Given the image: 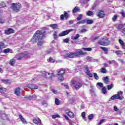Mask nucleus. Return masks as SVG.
<instances>
[{
    "mask_svg": "<svg viewBox=\"0 0 125 125\" xmlns=\"http://www.w3.org/2000/svg\"><path fill=\"white\" fill-rule=\"evenodd\" d=\"M46 32L45 31L42 32V30H37L35 33L34 34L32 38L31 39V42L33 43L37 42L38 46H42L43 43L42 41L44 38H45V35Z\"/></svg>",
    "mask_w": 125,
    "mask_h": 125,
    "instance_id": "nucleus-1",
    "label": "nucleus"
},
{
    "mask_svg": "<svg viewBox=\"0 0 125 125\" xmlns=\"http://www.w3.org/2000/svg\"><path fill=\"white\" fill-rule=\"evenodd\" d=\"M100 45H103V46H108V45H110V41L109 40V38L108 37H103L101 38L100 41H99L98 42Z\"/></svg>",
    "mask_w": 125,
    "mask_h": 125,
    "instance_id": "nucleus-2",
    "label": "nucleus"
},
{
    "mask_svg": "<svg viewBox=\"0 0 125 125\" xmlns=\"http://www.w3.org/2000/svg\"><path fill=\"white\" fill-rule=\"evenodd\" d=\"M72 84L75 85L74 88L76 90H79L83 86V82L82 81H77L75 80L71 81Z\"/></svg>",
    "mask_w": 125,
    "mask_h": 125,
    "instance_id": "nucleus-3",
    "label": "nucleus"
},
{
    "mask_svg": "<svg viewBox=\"0 0 125 125\" xmlns=\"http://www.w3.org/2000/svg\"><path fill=\"white\" fill-rule=\"evenodd\" d=\"M22 7V5L20 3H12L11 4V8L13 9L14 11L16 12H18L20 11V9Z\"/></svg>",
    "mask_w": 125,
    "mask_h": 125,
    "instance_id": "nucleus-4",
    "label": "nucleus"
},
{
    "mask_svg": "<svg viewBox=\"0 0 125 125\" xmlns=\"http://www.w3.org/2000/svg\"><path fill=\"white\" fill-rule=\"evenodd\" d=\"M96 16L98 18L103 19L106 16L105 11L103 9H98L96 13Z\"/></svg>",
    "mask_w": 125,
    "mask_h": 125,
    "instance_id": "nucleus-5",
    "label": "nucleus"
},
{
    "mask_svg": "<svg viewBox=\"0 0 125 125\" xmlns=\"http://www.w3.org/2000/svg\"><path fill=\"white\" fill-rule=\"evenodd\" d=\"M85 23H87V24L90 25L91 24H93V23H94V21H93V20L84 19L82 21H78L77 22V24H84Z\"/></svg>",
    "mask_w": 125,
    "mask_h": 125,
    "instance_id": "nucleus-6",
    "label": "nucleus"
},
{
    "mask_svg": "<svg viewBox=\"0 0 125 125\" xmlns=\"http://www.w3.org/2000/svg\"><path fill=\"white\" fill-rule=\"evenodd\" d=\"M73 31H74V29L72 28L63 31L60 33L59 37H65V36H67V35H68L69 33H71V32H73Z\"/></svg>",
    "mask_w": 125,
    "mask_h": 125,
    "instance_id": "nucleus-7",
    "label": "nucleus"
},
{
    "mask_svg": "<svg viewBox=\"0 0 125 125\" xmlns=\"http://www.w3.org/2000/svg\"><path fill=\"white\" fill-rule=\"evenodd\" d=\"M66 19V20H68V18H69V14L67 11H64L63 14H62L60 16V20L62 21H64V19Z\"/></svg>",
    "mask_w": 125,
    "mask_h": 125,
    "instance_id": "nucleus-8",
    "label": "nucleus"
},
{
    "mask_svg": "<svg viewBox=\"0 0 125 125\" xmlns=\"http://www.w3.org/2000/svg\"><path fill=\"white\" fill-rule=\"evenodd\" d=\"M27 54H25L24 53H20L16 55V57H17V60L21 61L23 58L26 57Z\"/></svg>",
    "mask_w": 125,
    "mask_h": 125,
    "instance_id": "nucleus-9",
    "label": "nucleus"
},
{
    "mask_svg": "<svg viewBox=\"0 0 125 125\" xmlns=\"http://www.w3.org/2000/svg\"><path fill=\"white\" fill-rule=\"evenodd\" d=\"M115 99H119V100H123V98L121 97L119 94H115L111 97L109 101H112V100H115Z\"/></svg>",
    "mask_w": 125,
    "mask_h": 125,
    "instance_id": "nucleus-10",
    "label": "nucleus"
},
{
    "mask_svg": "<svg viewBox=\"0 0 125 125\" xmlns=\"http://www.w3.org/2000/svg\"><path fill=\"white\" fill-rule=\"evenodd\" d=\"M76 57V52H69L64 56V58H74Z\"/></svg>",
    "mask_w": 125,
    "mask_h": 125,
    "instance_id": "nucleus-11",
    "label": "nucleus"
},
{
    "mask_svg": "<svg viewBox=\"0 0 125 125\" xmlns=\"http://www.w3.org/2000/svg\"><path fill=\"white\" fill-rule=\"evenodd\" d=\"M14 33V30L11 28H8L7 30L4 31V34L5 35H11V34Z\"/></svg>",
    "mask_w": 125,
    "mask_h": 125,
    "instance_id": "nucleus-12",
    "label": "nucleus"
},
{
    "mask_svg": "<svg viewBox=\"0 0 125 125\" xmlns=\"http://www.w3.org/2000/svg\"><path fill=\"white\" fill-rule=\"evenodd\" d=\"M76 57H79L80 55H85L86 52H83V51H78V52H75Z\"/></svg>",
    "mask_w": 125,
    "mask_h": 125,
    "instance_id": "nucleus-13",
    "label": "nucleus"
},
{
    "mask_svg": "<svg viewBox=\"0 0 125 125\" xmlns=\"http://www.w3.org/2000/svg\"><path fill=\"white\" fill-rule=\"evenodd\" d=\"M28 87L31 89H38V88H39V87L35 84H29Z\"/></svg>",
    "mask_w": 125,
    "mask_h": 125,
    "instance_id": "nucleus-14",
    "label": "nucleus"
},
{
    "mask_svg": "<svg viewBox=\"0 0 125 125\" xmlns=\"http://www.w3.org/2000/svg\"><path fill=\"white\" fill-rule=\"evenodd\" d=\"M1 82L3 83H5V84H11V81L9 79H2L1 80Z\"/></svg>",
    "mask_w": 125,
    "mask_h": 125,
    "instance_id": "nucleus-15",
    "label": "nucleus"
},
{
    "mask_svg": "<svg viewBox=\"0 0 125 125\" xmlns=\"http://www.w3.org/2000/svg\"><path fill=\"white\" fill-rule=\"evenodd\" d=\"M33 122L35 125H40L42 124V120H41V119L40 118H38V120L34 119Z\"/></svg>",
    "mask_w": 125,
    "mask_h": 125,
    "instance_id": "nucleus-16",
    "label": "nucleus"
},
{
    "mask_svg": "<svg viewBox=\"0 0 125 125\" xmlns=\"http://www.w3.org/2000/svg\"><path fill=\"white\" fill-rule=\"evenodd\" d=\"M19 118L20 119L21 122H22V124H24V125H27L28 124V122L26 121V119L25 118H23V116L21 115H19Z\"/></svg>",
    "mask_w": 125,
    "mask_h": 125,
    "instance_id": "nucleus-17",
    "label": "nucleus"
},
{
    "mask_svg": "<svg viewBox=\"0 0 125 125\" xmlns=\"http://www.w3.org/2000/svg\"><path fill=\"white\" fill-rule=\"evenodd\" d=\"M21 88H20V87H17L15 89V94H16V95H17V96H20V94H21Z\"/></svg>",
    "mask_w": 125,
    "mask_h": 125,
    "instance_id": "nucleus-18",
    "label": "nucleus"
},
{
    "mask_svg": "<svg viewBox=\"0 0 125 125\" xmlns=\"http://www.w3.org/2000/svg\"><path fill=\"white\" fill-rule=\"evenodd\" d=\"M66 73L65 69H62L59 71L57 74V76H64V74Z\"/></svg>",
    "mask_w": 125,
    "mask_h": 125,
    "instance_id": "nucleus-19",
    "label": "nucleus"
},
{
    "mask_svg": "<svg viewBox=\"0 0 125 125\" xmlns=\"http://www.w3.org/2000/svg\"><path fill=\"white\" fill-rule=\"evenodd\" d=\"M48 75L50 76L49 77V80H52L54 78H56V75L54 74L53 71H52L51 73L48 72Z\"/></svg>",
    "mask_w": 125,
    "mask_h": 125,
    "instance_id": "nucleus-20",
    "label": "nucleus"
},
{
    "mask_svg": "<svg viewBox=\"0 0 125 125\" xmlns=\"http://www.w3.org/2000/svg\"><path fill=\"white\" fill-rule=\"evenodd\" d=\"M101 49L103 50L104 52V54H108L109 52V49L106 47H100Z\"/></svg>",
    "mask_w": 125,
    "mask_h": 125,
    "instance_id": "nucleus-21",
    "label": "nucleus"
},
{
    "mask_svg": "<svg viewBox=\"0 0 125 125\" xmlns=\"http://www.w3.org/2000/svg\"><path fill=\"white\" fill-rule=\"evenodd\" d=\"M7 90V89L6 88H4L3 87H0V93L1 94H4L5 92H6V91Z\"/></svg>",
    "mask_w": 125,
    "mask_h": 125,
    "instance_id": "nucleus-22",
    "label": "nucleus"
},
{
    "mask_svg": "<svg viewBox=\"0 0 125 125\" xmlns=\"http://www.w3.org/2000/svg\"><path fill=\"white\" fill-rule=\"evenodd\" d=\"M119 42L122 46L123 49H125V43L121 39L119 40Z\"/></svg>",
    "mask_w": 125,
    "mask_h": 125,
    "instance_id": "nucleus-23",
    "label": "nucleus"
},
{
    "mask_svg": "<svg viewBox=\"0 0 125 125\" xmlns=\"http://www.w3.org/2000/svg\"><path fill=\"white\" fill-rule=\"evenodd\" d=\"M15 63H16V60L14 59H12L9 62V64L11 66H14V65H15Z\"/></svg>",
    "mask_w": 125,
    "mask_h": 125,
    "instance_id": "nucleus-24",
    "label": "nucleus"
},
{
    "mask_svg": "<svg viewBox=\"0 0 125 125\" xmlns=\"http://www.w3.org/2000/svg\"><path fill=\"white\" fill-rule=\"evenodd\" d=\"M103 80L105 84H108V83H109V78H108V76L104 77Z\"/></svg>",
    "mask_w": 125,
    "mask_h": 125,
    "instance_id": "nucleus-25",
    "label": "nucleus"
},
{
    "mask_svg": "<svg viewBox=\"0 0 125 125\" xmlns=\"http://www.w3.org/2000/svg\"><path fill=\"white\" fill-rule=\"evenodd\" d=\"M66 114L70 117V118H74V113L72 111H69L66 112Z\"/></svg>",
    "mask_w": 125,
    "mask_h": 125,
    "instance_id": "nucleus-26",
    "label": "nucleus"
},
{
    "mask_svg": "<svg viewBox=\"0 0 125 125\" xmlns=\"http://www.w3.org/2000/svg\"><path fill=\"white\" fill-rule=\"evenodd\" d=\"M78 11H80V8H79V7H75L72 10L73 13H76V12H78Z\"/></svg>",
    "mask_w": 125,
    "mask_h": 125,
    "instance_id": "nucleus-27",
    "label": "nucleus"
},
{
    "mask_svg": "<svg viewBox=\"0 0 125 125\" xmlns=\"http://www.w3.org/2000/svg\"><path fill=\"white\" fill-rule=\"evenodd\" d=\"M50 27L52 28V29H54V30H56L57 29V27H58V25L57 24H51Z\"/></svg>",
    "mask_w": 125,
    "mask_h": 125,
    "instance_id": "nucleus-28",
    "label": "nucleus"
},
{
    "mask_svg": "<svg viewBox=\"0 0 125 125\" xmlns=\"http://www.w3.org/2000/svg\"><path fill=\"white\" fill-rule=\"evenodd\" d=\"M118 28L119 31H122L123 29L125 28V27H124V25H123V24H120L118 25Z\"/></svg>",
    "mask_w": 125,
    "mask_h": 125,
    "instance_id": "nucleus-29",
    "label": "nucleus"
},
{
    "mask_svg": "<svg viewBox=\"0 0 125 125\" xmlns=\"http://www.w3.org/2000/svg\"><path fill=\"white\" fill-rule=\"evenodd\" d=\"M10 48H8L7 49H5L3 50V53H5V54H6L7 53H8L10 52Z\"/></svg>",
    "mask_w": 125,
    "mask_h": 125,
    "instance_id": "nucleus-30",
    "label": "nucleus"
},
{
    "mask_svg": "<svg viewBox=\"0 0 125 125\" xmlns=\"http://www.w3.org/2000/svg\"><path fill=\"white\" fill-rule=\"evenodd\" d=\"M55 103L56 104V105H60V103H61L60 100H59V99L56 98L55 100Z\"/></svg>",
    "mask_w": 125,
    "mask_h": 125,
    "instance_id": "nucleus-31",
    "label": "nucleus"
},
{
    "mask_svg": "<svg viewBox=\"0 0 125 125\" xmlns=\"http://www.w3.org/2000/svg\"><path fill=\"white\" fill-rule=\"evenodd\" d=\"M80 37H81V36H80V34H77L75 35V36L73 37L72 39L73 41H75V40H78V39H79Z\"/></svg>",
    "mask_w": 125,
    "mask_h": 125,
    "instance_id": "nucleus-32",
    "label": "nucleus"
},
{
    "mask_svg": "<svg viewBox=\"0 0 125 125\" xmlns=\"http://www.w3.org/2000/svg\"><path fill=\"white\" fill-rule=\"evenodd\" d=\"M102 92L104 94H106V93H107V90L106 89V87H103Z\"/></svg>",
    "mask_w": 125,
    "mask_h": 125,
    "instance_id": "nucleus-33",
    "label": "nucleus"
},
{
    "mask_svg": "<svg viewBox=\"0 0 125 125\" xmlns=\"http://www.w3.org/2000/svg\"><path fill=\"white\" fill-rule=\"evenodd\" d=\"M58 81L63 82V81H64V75H60V77L58 78Z\"/></svg>",
    "mask_w": 125,
    "mask_h": 125,
    "instance_id": "nucleus-34",
    "label": "nucleus"
},
{
    "mask_svg": "<svg viewBox=\"0 0 125 125\" xmlns=\"http://www.w3.org/2000/svg\"><path fill=\"white\" fill-rule=\"evenodd\" d=\"M93 118H94V115H93V114H89L88 116V120H89L90 121L91 120L93 119Z\"/></svg>",
    "mask_w": 125,
    "mask_h": 125,
    "instance_id": "nucleus-35",
    "label": "nucleus"
},
{
    "mask_svg": "<svg viewBox=\"0 0 125 125\" xmlns=\"http://www.w3.org/2000/svg\"><path fill=\"white\" fill-rule=\"evenodd\" d=\"M119 16L117 15H115L112 19L113 22H116V19H118Z\"/></svg>",
    "mask_w": 125,
    "mask_h": 125,
    "instance_id": "nucleus-36",
    "label": "nucleus"
},
{
    "mask_svg": "<svg viewBox=\"0 0 125 125\" xmlns=\"http://www.w3.org/2000/svg\"><path fill=\"white\" fill-rule=\"evenodd\" d=\"M86 14L87 16H91V15H93V12L88 11Z\"/></svg>",
    "mask_w": 125,
    "mask_h": 125,
    "instance_id": "nucleus-37",
    "label": "nucleus"
},
{
    "mask_svg": "<svg viewBox=\"0 0 125 125\" xmlns=\"http://www.w3.org/2000/svg\"><path fill=\"white\" fill-rule=\"evenodd\" d=\"M101 71L103 74H106L107 73V70H106L104 67L102 68Z\"/></svg>",
    "mask_w": 125,
    "mask_h": 125,
    "instance_id": "nucleus-38",
    "label": "nucleus"
},
{
    "mask_svg": "<svg viewBox=\"0 0 125 125\" xmlns=\"http://www.w3.org/2000/svg\"><path fill=\"white\" fill-rule=\"evenodd\" d=\"M0 48H5V46L4 45V43L2 42H0Z\"/></svg>",
    "mask_w": 125,
    "mask_h": 125,
    "instance_id": "nucleus-39",
    "label": "nucleus"
},
{
    "mask_svg": "<svg viewBox=\"0 0 125 125\" xmlns=\"http://www.w3.org/2000/svg\"><path fill=\"white\" fill-rule=\"evenodd\" d=\"M82 49L85 51H91L92 50V48H83Z\"/></svg>",
    "mask_w": 125,
    "mask_h": 125,
    "instance_id": "nucleus-40",
    "label": "nucleus"
},
{
    "mask_svg": "<svg viewBox=\"0 0 125 125\" xmlns=\"http://www.w3.org/2000/svg\"><path fill=\"white\" fill-rule=\"evenodd\" d=\"M54 40H57V31H55L53 34Z\"/></svg>",
    "mask_w": 125,
    "mask_h": 125,
    "instance_id": "nucleus-41",
    "label": "nucleus"
},
{
    "mask_svg": "<svg viewBox=\"0 0 125 125\" xmlns=\"http://www.w3.org/2000/svg\"><path fill=\"white\" fill-rule=\"evenodd\" d=\"M5 20L3 19L2 17L0 18V24H4Z\"/></svg>",
    "mask_w": 125,
    "mask_h": 125,
    "instance_id": "nucleus-42",
    "label": "nucleus"
},
{
    "mask_svg": "<svg viewBox=\"0 0 125 125\" xmlns=\"http://www.w3.org/2000/svg\"><path fill=\"white\" fill-rule=\"evenodd\" d=\"M93 75L95 80H99V77H98V75H97V73H94Z\"/></svg>",
    "mask_w": 125,
    "mask_h": 125,
    "instance_id": "nucleus-43",
    "label": "nucleus"
},
{
    "mask_svg": "<svg viewBox=\"0 0 125 125\" xmlns=\"http://www.w3.org/2000/svg\"><path fill=\"white\" fill-rule=\"evenodd\" d=\"M82 18H83V14L79 15V16L77 18V21H80L82 20Z\"/></svg>",
    "mask_w": 125,
    "mask_h": 125,
    "instance_id": "nucleus-44",
    "label": "nucleus"
},
{
    "mask_svg": "<svg viewBox=\"0 0 125 125\" xmlns=\"http://www.w3.org/2000/svg\"><path fill=\"white\" fill-rule=\"evenodd\" d=\"M52 119H56V118H60V116L58 114L52 115L51 116Z\"/></svg>",
    "mask_w": 125,
    "mask_h": 125,
    "instance_id": "nucleus-45",
    "label": "nucleus"
},
{
    "mask_svg": "<svg viewBox=\"0 0 125 125\" xmlns=\"http://www.w3.org/2000/svg\"><path fill=\"white\" fill-rule=\"evenodd\" d=\"M48 62H50V63H55V61L51 57L49 58Z\"/></svg>",
    "mask_w": 125,
    "mask_h": 125,
    "instance_id": "nucleus-46",
    "label": "nucleus"
},
{
    "mask_svg": "<svg viewBox=\"0 0 125 125\" xmlns=\"http://www.w3.org/2000/svg\"><path fill=\"white\" fill-rule=\"evenodd\" d=\"M113 86L114 85L113 84V83H111L110 85H108L107 86V88L108 90H110V89H111Z\"/></svg>",
    "mask_w": 125,
    "mask_h": 125,
    "instance_id": "nucleus-47",
    "label": "nucleus"
},
{
    "mask_svg": "<svg viewBox=\"0 0 125 125\" xmlns=\"http://www.w3.org/2000/svg\"><path fill=\"white\" fill-rule=\"evenodd\" d=\"M85 74L90 77V78H92V74L90 73V71L89 72H85Z\"/></svg>",
    "mask_w": 125,
    "mask_h": 125,
    "instance_id": "nucleus-48",
    "label": "nucleus"
},
{
    "mask_svg": "<svg viewBox=\"0 0 125 125\" xmlns=\"http://www.w3.org/2000/svg\"><path fill=\"white\" fill-rule=\"evenodd\" d=\"M82 117L83 119V120L86 119V117H85V112H83L82 113Z\"/></svg>",
    "mask_w": 125,
    "mask_h": 125,
    "instance_id": "nucleus-49",
    "label": "nucleus"
},
{
    "mask_svg": "<svg viewBox=\"0 0 125 125\" xmlns=\"http://www.w3.org/2000/svg\"><path fill=\"white\" fill-rule=\"evenodd\" d=\"M84 69L86 70V72H90L89 68L87 67V65H84L83 67Z\"/></svg>",
    "mask_w": 125,
    "mask_h": 125,
    "instance_id": "nucleus-50",
    "label": "nucleus"
},
{
    "mask_svg": "<svg viewBox=\"0 0 125 125\" xmlns=\"http://www.w3.org/2000/svg\"><path fill=\"white\" fill-rule=\"evenodd\" d=\"M120 14H121L122 16L124 17V18H125V11L123 10L120 12Z\"/></svg>",
    "mask_w": 125,
    "mask_h": 125,
    "instance_id": "nucleus-51",
    "label": "nucleus"
},
{
    "mask_svg": "<svg viewBox=\"0 0 125 125\" xmlns=\"http://www.w3.org/2000/svg\"><path fill=\"white\" fill-rule=\"evenodd\" d=\"M97 85H99L100 87H103V83H97Z\"/></svg>",
    "mask_w": 125,
    "mask_h": 125,
    "instance_id": "nucleus-52",
    "label": "nucleus"
},
{
    "mask_svg": "<svg viewBox=\"0 0 125 125\" xmlns=\"http://www.w3.org/2000/svg\"><path fill=\"white\" fill-rule=\"evenodd\" d=\"M121 52H122V51L121 50H118L115 52V53H116V54H117V55H119L121 54Z\"/></svg>",
    "mask_w": 125,
    "mask_h": 125,
    "instance_id": "nucleus-53",
    "label": "nucleus"
},
{
    "mask_svg": "<svg viewBox=\"0 0 125 125\" xmlns=\"http://www.w3.org/2000/svg\"><path fill=\"white\" fill-rule=\"evenodd\" d=\"M103 123H104V120L101 119L100 122L99 123L98 125H102V124H103Z\"/></svg>",
    "mask_w": 125,
    "mask_h": 125,
    "instance_id": "nucleus-54",
    "label": "nucleus"
},
{
    "mask_svg": "<svg viewBox=\"0 0 125 125\" xmlns=\"http://www.w3.org/2000/svg\"><path fill=\"white\" fill-rule=\"evenodd\" d=\"M64 42H65L66 43H68L69 42V39L66 38L63 40Z\"/></svg>",
    "mask_w": 125,
    "mask_h": 125,
    "instance_id": "nucleus-55",
    "label": "nucleus"
},
{
    "mask_svg": "<svg viewBox=\"0 0 125 125\" xmlns=\"http://www.w3.org/2000/svg\"><path fill=\"white\" fill-rule=\"evenodd\" d=\"M123 92L122 91H120L119 92H118L117 94H119V95H123Z\"/></svg>",
    "mask_w": 125,
    "mask_h": 125,
    "instance_id": "nucleus-56",
    "label": "nucleus"
},
{
    "mask_svg": "<svg viewBox=\"0 0 125 125\" xmlns=\"http://www.w3.org/2000/svg\"><path fill=\"white\" fill-rule=\"evenodd\" d=\"M120 32H122L124 35H125V28H123L122 30H120Z\"/></svg>",
    "mask_w": 125,
    "mask_h": 125,
    "instance_id": "nucleus-57",
    "label": "nucleus"
},
{
    "mask_svg": "<svg viewBox=\"0 0 125 125\" xmlns=\"http://www.w3.org/2000/svg\"><path fill=\"white\" fill-rule=\"evenodd\" d=\"M114 111H115L116 112H117V111H118L119 109H118V107H117V106L115 105V106H114Z\"/></svg>",
    "mask_w": 125,
    "mask_h": 125,
    "instance_id": "nucleus-58",
    "label": "nucleus"
},
{
    "mask_svg": "<svg viewBox=\"0 0 125 125\" xmlns=\"http://www.w3.org/2000/svg\"><path fill=\"white\" fill-rule=\"evenodd\" d=\"M86 30L84 28H83L81 30V33H84V32H86Z\"/></svg>",
    "mask_w": 125,
    "mask_h": 125,
    "instance_id": "nucleus-59",
    "label": "nucleus"
},
{
    "mask_svg": "<svg viewBox=\"0 0 125 125\" xmlns=\"http://www.w3.org/2000/svg\"><path fill=\"white\" fill-rule=\"evenodd\" d=\"M42 105H45L46 104V102L45 101H43L42 102Z\"/></svg>",
    "mask_w": 125,
    "mask_h": 125,
    "instance_id": "nucleus-60",
    "label": "nucleus"
},
{
    "mask_svg": "<svg viewBox=\"0 0 125 125\" xmlns=\"http://www.w3.org/2000/svg\"><path fill=\"white\" fill-rule=\"evenodd\" d=\"M64 118H65V119H66L67 120H69V117H68V116H67V115H64L63 116Z\"/></svg>",
    "mask_w": 125,
    "mask_h": 125,
    "instance_id": "nucleus-61",
    "label": "nucleus"
},
{
    "mask_svg": "<svg viewBox=\"0 0 125 125\" xmlns=\"http://www.w3.org/2000/svg\"><path fill=\"white\" fill-rule=\"evenodd\" d=\"M33 98H34V96H28V99L31 100V99H33Z\"/></svg>",
    "mask_w": 125,
    "mask_h": 125,
    "instance_id": "nucleus-62",
    "label": "nucleus"
},
{
    "mask_svg": "<svg viewBox=\"0 0 125 125\" xmlns=\"http://www.w3.org/2000/svg\"><path fill=\"white\" fill-rule=\"evenodd\" d=\"M99 39V36H96L94 38V41H96V40H98Z\"/></svg>",
    "mask_w": 125,
    "mask_h": 125,
    "instance_id": "nucleus-63",
    "label": "nucleus"
},
{
    "mask_svg": "<svg viewBox=\"0 0 125 125\" xmlns=\"http://www.w3.org/2000/svg\"><path fill=\"white\" fill-rule=\"evenodd\" d=\"M104 68H105V67H108V64L106 63H104Z\"/></svg>",
    "mask_w": 125,
    "mask_h": 125,
    "instance_id": "nucleus-64",
    "label": "nucleus"
}]
</instances>
